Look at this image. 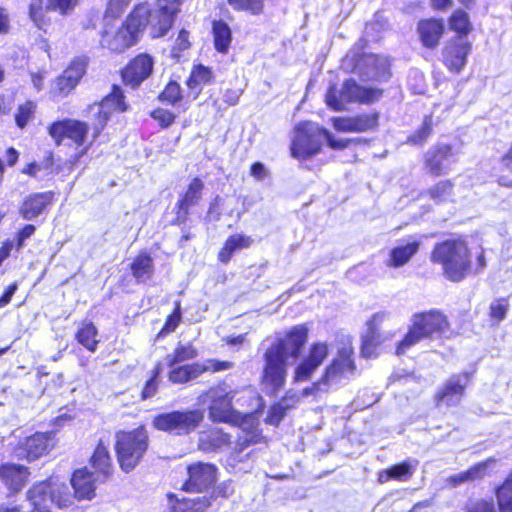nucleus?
I'll list each match as a JSON object with an SVG mask.
<instances>
[{
	"label": "nucleus",
	"mask_w": 512,
	"mask_h": 512,
	"mask_svg": "<svg viewBox=\"0 0 512 512\" xmlns=\"http://www.w3.org/2000/svg\"><path fill=\"white\" fill-rule=\"evenodd\" d=\"M307 336L308 330L305 326H295L265 352L263 379L274 390L284 386L287 377V360L289 357H298Z\"/></svg>",
	"instance_id": "nucleus-1"
},
{
	"label": "nucleus",
	"mask_w": 512,
	"mask_h": 512,
	"mask_svg": "<svg viewBox=\"0 0 512 512\" xmlns=\"http://www.w3.org/2000/svg\"><path fill=\"white\" fill-rule=\"evenodd\" d=\"M236 391L223 382L199 396V402L208 404V418L215 423L237 425L240 429L251 428L258 420L252 414H241L232 406Z\"/></svg>",
	"instance_id": "nucleus-2"
},
{
	"label": "nucleus",
	"mask_w": 512,
	"mask_h": 512,
	"mask_svg": "<svg viewBox=\"0 0 512 512\" xmlns=\"http://www.w3.org/2000/svg\"><path fill=\"white\" fill-rule=\"evenodd\" d=\"M431 261L442 267L444 276L452 281H462L471 267V255L465 241L448 239L437 243L431 252Z\"/></svg>",
	"instance_id": "nucleus-3"
},
{
	"label": "nucleus",
	"mask_w": 512,
	"mask_h": 512,
	"mask_svg": "<svg viewBox=\"0 0 512 512\" xmlns=\"http://www.w3.org/2000/svg\"><path fill=\"white\" fill-rule=\"evenodd\" d=\"M322 139H325L328 146L334 150H342L351 142L349 139H336L331 132L312 122H303L294 129L291 144L292 156L305 160L317 154L321 149Z\"/></svg>",
	"instance_id": "nucleus-4"
},
{
	"label": "nucleus",
	"mask_w": 512,
	"mask_h": 512,
	"mask_svg": "<svg viewBox=\"0 0 512 512\" xmlns=\"http://www.w3.org/2000/svg\"><path fill=\"white\" fill-rule=\"evenodd\" d=\"M352 348L343 347L339 350L338 356L326 368L324 375L310 387L303 390V396L317 395L319 393H327L331 388L337 387L350 375L354 373L355 364L351 359Z\"/></svg>",
	"instance_id": "nucleus-5"
},
{
	"label": "nucleus",
	"mask_w": 512,
	"mask_h": 512,
	"mask_svg": "<svg viewBox=\"0 0 512 512\" xmlns=\"http://www.w3.org/2000/svg\"><path fill=\"white\" fill-rule=\"evenodd\" d=\"M148 448V435L144 428L116 435L115 449L120 468L131 472L140 462Z\"/></svg>",
	"instance_id": "nucleus-6"
},
{
	"label": "nucleus",
	"mask_w": 512,
	"mask_h": 512,
	"mask_svg": "<svg viewBox=\"0 0 512 512\" xmlns=\"http://www.w3.org/2000/svg\"><path fill=\"white\" fill-rule=\"evenodd\" d=\"M382 96V90L367 88L359 85L354 79L346 80L340 91L331 86L325 95L327 106L335 111H341L346 103L359 102L369 104L377 101Z\"/></svg>",
	"instance_id": "nucleus-7"
},
{
	"label": "nucleus",
	"mask_w": 512,
	"mask_h": 512,
	"mask_svg": "<svg viewBox=\"0 0 512 512\" xmlns=\"http://www.w3.org/2000/svg\"><path fill=\"white\" fill-rule=\"evenodd\" d=\"M345 61L353 65V72L362 80L381 81L389 77L390 64L386 57L350 51Z\"/></svg>",
	"instance_id": "nucleus-8"
},
{
	"label": "nucleus",
	"mask_w": 512,
	"mask_h": 512,
	"mask_svg": "<svg viewBox=\"0 0 512 512\" xmlns=\"http://www.w3.org/2000/svg\"><path fill=\"white\" fill-rule=\"evenodd\" d=\"M203 418L204 414L201 410L172 411L157 415L153 425L158 430L181 435L194 430Z\"/></svg>",
	"instance_id": "nucleus-9"
},
{
	"label": "nucleus",
	"mask_w": 512,
	"mask_h": 512,
	"mask_svg": "<svg viewBox=\"0 0 512 512\" xmlns=\"http://www.w3.org/2000/svg\"><path fill=\"white\" fill-rule=\"evenodd\" d=\"M258 425L257 421L251 428L241 429V433L237 436V440L227 457L228 466L234 469L238 468L239 471H247L251 467L250 461L253 457V450L246 452V449L250 445L260 442L261 433Z\"/></svg>",
	"instance_id": "nucleus-10"
},
{
	"label": "nucleus",
	"mask_w": 512,
	"mask_h": 512,
	"mask_svg": "<svg viewBox=\"0 0 512 512\" xmlns=\"http://www.w3.org/2000/svg\"><path fill=\"white\" fill-rule=\"evenodd\" d=\"M472 50V42L468 34H455L447 41L443 52V63L453 73L459 74L467 64L468 55Z\"/></svg>",
	"instance_id": "nucleus-11"
},
{
	"label": "nucleus",
	"mask_w": 512,
	"mask_h": 512,
	"mask_svg": "<svg viewBox=\"0 0 512 512\" xmlns=\"http://www.w3.org/2000/svg\"><path fill=\"white\" fill-rule=\"evenodd\" d=\"M125 110L126 104L124 102V96L118 86H113L112 92L100 103L90 105L89 113L97 118V122L94 124V138L99 135L112 113L123 112Z\"/></svg>",
	"instance_id": "nucleus-12"
},
{
	"label": "nucleus",
	"mask_w": 512,
	"mask_h": 512,
	"mask_svg": "<svg viewBox=\"0 0 512 512\" xmlns=\"http://www.w3.org/2000/svg\"><path fill=\"white\" fill-rule=\"evenodd\" d=\"M188 478L183 489L188 492L201 493L211 488L217 481L218 468L207 462H194L187 467Z\"/></svg>",
	"instance_id": "nucleus-13"
},
{
	"label": "nucleus",
	"mask_w": 512,
	"mask_h": 512,
	"mask_svg": "<svg viewBox=\"0 0 512 512\" xmlns=\"http://www.w3.org/2000/svg\"><path fill=\"white\" fill-rule=\"evenodd\" d=\"M55 445L53 432H37L20 441L14 449L18 459L33 461L46 454Z\"/></svg>",
	"instance_id": "nucleus-14"
},
{
	"label": "nucleus",
	"mask_w": 512,
	"mask_h": 512,
	"mask_svg": "<svg viewBox=\"0 0 512 512\" xmlns=\"http://www.w3.org/2000/svg\"><path fill=\"white\" fill-rule=\"evenodd\" d=\"M456 161V154L446 144L435 145L425 154V167L433 176L447 174Z\"/></svg>",
	"instance_id": "nucleus-15"
},
{
	"label": "nucleus",
	"mask_w": 512,
	"mask_h": 512,
	"mask_svg": "<svg viewBox=\"0 0 512 512\" xmlns=\"http://www.w3.org/2000/svg\"><path fill=\"white\" fill-rule=\"evenodd\" d=\"M124 27L126 32H144L147 29L159 31V10L153 12L148 4H138L127 16Z\"/></svg>",
	"instance_id": "nucleus-16"
},
{
	"label": "nucleus",
	"mask_w": 512,
	"mask_h": 512,
	"mask_svg": "<svg viewBox=\"0 0 512 512\" xmlns=\"http://www.w3.org/2000/svg\"><path fill=\"white\" fill-rule=\"evenodd\" d=\"M86 66L87 59L85 57L74 59L63 74L57 78L51 90L53 95L59 97L67 96L84 75Z\"/></svg>",
	"instance_id": "nucleus-17"
},
{
	"label": "nucleus",
	"mask_w": 512,
	"mask_h": 512,
	"mask_svg": "<svg viewBox=\"0 0 512 512\" xmlns=\"http://www.w3.org/2000/svg\"><path fill=\"white\" fill-rule=\"evenodd\" d=\"M469 380L468 372L452 375L435 395L437 406H456L460 402Z\"/></svg>",
	"instance_id": "nucleus-18"
},
{
	"label": "nucleus",
	"mask_w": 512,
	"mask_h": 512,
	"mask_svg": "<svg viewBox=\"0 0 512 512\" xmlns=\"http://www.w3.org/2000/svg\"><path fill=\"white\" fill-rule=\"evenodd\" d=\"M154 66L153 58L148 54H140L122 71V79L125 85L132 88L138 87L152 73Z\"/></svg>",
	"instance_id": "nucleus-19"
},
{
	"label": "nucleus",
	"mask_w": 512,
	"mask_h": 512,
	"mask_svg": "<svg viewBox=\"0 0 512 512\" xmlns=\"http://www.w3.org/2000/svg\"><path fill=\"white\" fill-rule=\"evenodd\" d=\"M87 132L88 126L86 123L70 119L54 122L49 127V134L57 142H60L63 138H69L77 146L85 143Z\"/></svg>",
	"instance_id": "nucleus-20"
},
{
	"label": "nucleus",
	"mask_w": 512,
	"mask_h": 512,
	"mask_svg": "<svg viewBox=\"0 0 512 512\" xmlns=\"http://www.w3.org/2000/svg\"><path fill=\"white\" fill-rule=\"evenodd\" d=\"M327 356V344L323 342L314 343L310 347L308 355L296 367L294 375L295 381L300 382L309 380Z\"/></svg>",
	"instance_id": "nucleus-21"
},
{
	"label": "nucleus",
	"mask_w": 512,
	"mask_h": 512,
	"mask_svg": "<svg viewBox=\"0 0 512 512\" xmlns=\"http://www.w3.org/2000/svg\"><path fill=\"white\" fill-rule=\"evenodd\" d=\"M411 322H414L425 338L443 333L448 326L446 317L438 311L414 314Z\"/></svg>",
	"instance_id": "nucleus-22"
},
{
	"label": "nucleus",
	"mask_w": 512,
	"mask_h": 512,
	"mask_svg": "<svg viewBox=\"0 0 512 512\" xmlns=\"http://www.w3.org/2000/svg\"><path fill=\"white\" fill-rule=\"evenodd\" d=\"M333 127L341 132H366L377 126L378 114H363L355 117L333 118Z\"/></svg>",
	"instance_id": "nucleus-23"
},
{
	"label": "nucleus",
	"mask_w": 512,
	"mask_h": 512,
	"mask_svg": "<svg viewBox=\"0 0 512 512\" xmlns=\"http://www.w3.org/2000/svg\"><path fill=\"white\" fill-rule=\"evenodd\" d=\"M98 481L103 480L87 468L76 470L71 478L75 497L78 499H91L95 495V484Z\"/></svg>",
	"instance_id": "nucleus-24"
},
{
	"label": "nucleus",
	"mask_w": 512,
	"mask_h": 512,
	"mask_svg": "<svg viewBox=\"0 0 512 512\" xmlns=\"http://www.w3.org/2000/svg\"><path fill=\"white\" fill-rule=\"evenodd\" d=\"M53 199L52 192L34 193L26 197L20 206V215L28 221L40 216L43 211L51 204Z\"/></svg>",
	"instance_id": "nucleus-25"
},
{
	"label": "nucleus",
	"mask_w": 512,
	"mask_h": 512,
	"mask_svg": "<svg viewBox=\"0 0 512 512\" xmlns=\"http://www.w3.org/2000/svg\"><path fill=\"white\" fill-rule=\"evenodd\" d=\"M386 317V314L376 313L372 316V319L367 322V331L362 336L361 354L365 358H371L376 356V349L380 344V335L378 333L377 326Z\"/></svg>",
	"instance_id": "nucleus-26"
},
{
	"label": "nucleus",
	"mask_w": 512,
	"mask_h": 512,
	"mask_svg": "<svg viewBox=\"0 0 512 512\" xmlns=\"http://www.w3.org/2000/svg\"><path fill=\"white\" fill-rule=\"evenodd\" d=\"M26 467L16 464H4L0 467V478L4 484L14 492L19 491L28 478Z\"/></svg>",
	"instance_id": "nucleus-27"
},
{
	"label": "nucleus",
	"mask_w": 512,
	"mask_h": 512,
	"mask_svg": "<svg viewBox=\"0 0 512 512\" xmlns=\"http://www.w3.org/2000/svg\"><path fill=\"white\" fill-rule=\"evenodd\" d=\"M231 444V436L222 429L204 431L199 436V447L205 452H216Z\"/></svg>",
	"instance_id": "nucleus-28"
},
{
	"label": "nucleus",
	"mask_w": 512,
	"mask_h": 512,
	"mask_svg": "<svg viewBox=\"0 0 512 512\" xmlns=\"http://www.w3.org/2000/svg\"><path fill=\"white\" fill-rule=\"evenodd\" d=\"M418 461L406 460L399 464L393 465L388 469H385L379 473L378 480L380 483H385L390 479L399 481H407L411 478L414 471L416 470Z\"/></svg>",
	"instance_id": "nucleus-29"
},
{
	"label": "nucleus",
	"mask_w": 512,
	"mask_h": 512,
	"mask_svg": "<svg viewBox=\"0 0 512 512\" xmlns=\"http://www.w3.org/2000/svg\"><path fill=\"white\" fill-rule=\"evenodd\" d=\"M419 246V242L413 241L394 247L390 251L386 265L393 268L404 266L418 252Z\"/></svg>",
	"instance_id": "nucleus-30"
},
{
	"label": "nucleus",
	"mask_w": 512,
	"mask_h": 512,
	"mask_svg": "<svg viewBox=\"0 0 512 512\" xmlns=\"http://www.w3.org/2000/svg\"><path fill=\"white\" fill-rule=\"evenodd\" d=\"M138 34H102L100 43L103 47L113 52H124L126 49L136 45Z\"/></svg>",
	"instance_id": "nucleus-31"
},
{
	"label": "nucleus",
	"mask_w": 512,
	"mask_h": 512,
	"mask_svg": "<svg viewBox=\"0 0 512 512\" xmlns=\"http://www.w3.org/2000/svg\"><path fill=\"white\" fill-rule=\"evenodd\" d=\"M130 267L133 277L139 283H145L154 274L153 259L146 252L137 255Z\"/></svg>",
	"instance_id": "nucleus-32"
},
{
	"label": "nucleus",
	"mask_w": 512,
	"mask_h": 512,
	"mask_svg": "<svg viewBox=\"0 0 512 512\" xmlns=\"http://www.w3.org/2000/svg\"><path fill=\"white\" fill-rule=\"evenodd\" d=\"M252 242V238L244 234L230 236L219 252V260L223 263L229 262L235 252L250 247Z\"/></svg>",
	"instance_id": "nucleus-33"
},
{
	"label": "nucleus",
	"mask_w": 512,
	"mask_h": 512,
	"mask_svg": "<svg viewBox=\"0 0 512 512\" xmlns=\"http://www.w3.org/2000/svg\"><path fill=\"white\" fill-rule=\"evenodd\" d=\"M75 339L89 352L94 353L99 343L98 329L90 321L82 322L75 334Z\"/></svg>",
	"instance_id": "nucleus-34"
},
{
	"label": "nucleus",
	"mask_w": 512,
	"mask_h": 512,
	"mask_svg": "<svg viewBox=\"0 0 512 512\" xmlns=\"http://www.w3.org/2000/svg\"><path fill=\"white\" fill-rule=\"evenodd\" d=\"M180 0H158L159 6V31L168 32L174 18L179 11Z\"/></svg>",
	"instance_id": "nucleus-35"
},
{
	"label": "nucleus",
	"mask_w": 512,
	"mask_h": 512,
	"mask_svg": "<svg viewBox=\"0 0 512 512\" xmlns=\"http://www.w3.org/2000/svg\"><path fill=\"white\" fill-rule=\"evenodd\" d=\"M92 467L95 469V474L105 480L111 471V458L106 446L101 442L96 447L91 457Z\"/></svg>",
	"instance_id": "nucleus-36"
},
{
	"label": "nucleus",
	"mask_w": 512,
	"mask_h": 512,
	"mask_svg": "<svg viewBox=\"0 0 512 512\" xmlns=\"http://www.w3.org/2000/svg\"><path fill=\"white\" fill-rule=\"evenodd\" d=\"M202 374L203 368L200 366V362H196L190 365H182L172 368L169 372L168 378L172 383L183 384L198 378Z\"/></svg>",
	"instance_id": "nucleus-37"
},
{
	"label": "nucleus",
	"mask_w": 512,
	"mask_h": 512,
	"mask_svg": "<svg viewBox=\"0 0 512 512\" xmlns=\"http://www.w3.org/2000/svg\"><path fill=\"white\" fill-rule=\"evenodd\" d=\"M203 189L204 182L200 178L195 177L188 185L186 192L177 202L191 208L197 205L201 200Z\"/></svg>",
	"instance_id": "nucleus-38"
},
{
	"label": "nucleus",
	"mask_w": 512,
	"mask_h": 512,
	"mask_svg": "<svg viewBox=\"0 0 512 512\" xmlns=\"http://www.w3.org/2000/svg\"><path fill=\"white\" fill-rule=\"evenodd\" d=\"M212 80V72L208 67L197 65L192 70L189 78L186 81L187 86L191 90H197V94L202 89L203 85L210 83Z\"/></svg>",
	"instance_id": "nucleus-39"
},
{
	"label": "nucleus",
	"mask_w": 512,
	"mask_h": 512,
	"mask_svg": "<svg viewBox=\"0 0 512 512\" xmlns=\"http://www.w3.org/2000/svg\"><path fill=\"white\" fill-rule=\"evenodd\" d=\"M198 356V352L191 343L179 344L172 354L166 356V363L169 367H173L178 363L192 360Z\"/></svg>",
	"instance_id": "nucleus-40"
},
{
	"label": "nucleus",
	"mask_w": 512,
	"mask_h": 512,
	"mask_svg": "<svg viewBox=\"0 0 512 512\" xmlns=\"http://www.w3.org/2000/svg\"><path fill=\"white\" fill-rule=\"evenodd\" d=\"M496 497L500 512H512V472L496 490Z\"/></svg>",
	"instance_id": "nucleus-41"
},
{
	"label": "nucleus",
	"mask_w": 512,
	"mask_h": 512,
	"mask_svg": "<svg viewBox=\"0 0 512 512\" xmlns=\"http://www.w3.org/2000/svg\"><path fill=\"white\" fill-rule=\"evenodd\" d=\"M423 339H425V337L414 322H412L407 334L397 345L396 354L399 356L404 355L411 347L415 346Z\"/></svg>",
	"instance_id": "nucleus-42"
},
{
	"label": "nucleus",
	"mask_w": 512,
	"mask_h": 512,
	"mask_svg": "<svg viewBox=\"0 0 512 512\" xmlns=\"http://www.w3.org/2000/svg\"><path fill=\"white\" fill-rule=\"evenodd\" d=\"M131 0H109L106 12L103 18L105 27H110L111 23L116 20L130 4Z\"/></svg>",
	"instance_id": "nucleus-43"
},
{
	"label": "nucleus",
	"mask_w": 512,
	"mask_h": 512,
	"mask_svg": "<svg viewBox=\"0 0 512 512\" xmlns=\"http://www.w3.org/2000/svg\"><path fill=\"white\" fill-rule=\"evenodd\" d=\"M453 185L450 181H440L428 190V195L436 203H443L450 199Z\"/></svg>",
	"instance_id": "nucleus-44"
},
{
	"label": "nucleus",
	"mask_w": 512,
	"mask_h": 512,
	"mask_svg": "<svg viewBox=\"0 0 512 512\" xmlns=\"http://www.w3.org/2000/svg\"><path fill=\"white\" fill-rule=\"evenodd\" d=\"M160 100L174 105L182 99L181 87L177 82H169L159 96Z\"/></svg>",
	"instance_id": "nucleus-45"
},
{
	"label": "nucleus",
	"mask_w": 512,
	"mask_h": 512,
	"mask_svg": "<svg viewBox=\"0 0 512 512\" xmlns=\"http://www.w3.org/2000/svg\"><path fill=\"white\" fill-rule=\"evenodd\" d=\"M432 118L425 117L422 126L408 138V142L413 145H422L431 134Z\"/></svg>",
	"instance_id": "nucleus-46"
},
{
	"label": "nucleus",
	"mask_w": 512,
	"mask_h": 512,
	"mask_svg": "<svg viewBox=\"0 0 512 512\" xmlns=\"http://www.w3.org/2000/svg\"><path fill=\"white\" fill-rule=\"evenodd\" d=\"M450 25L453 32H469L470 22L467 13L462 10L455 11L451 16Z\"/></svg>",
	"instance_id": "nucleus-47"
},
{
	"label": "nucleus",
	"mask_w": 512,
	"mask_h": 512,
	"mask_svg": "<svg viewBox=\"0 0 512 512\" xmlns=\"http://www.w3.org/2000/svg\"><path fill=\"white\" fill-rule=\"evenodd\" d=\"M229 4L238 10L249 11L258 14L263 9V0H228Z\"/></svg>",
	"instance_id": "nucleus-48"
},
{
	"label": "nucleus",
	"mask_w": 512,
	"mask_h": 512,
	"mask_svg": "<svg viewBox=\"0 0 512 512\" xmlns=\"http://www.w3.org/2000/svg\"><path fill=\"white\" fill-rule=\"evenodd\" d=\"M35 109L33 102H26L24 105L19 106L15 116V121L18 127L23 128L27 125Z\"/></svg>",
	"instance_id": "nucleus-49"
},
{
	"label": "nucleus",
	"mask_w": 512,
	"mask_h": 512,
	"mask_svg": "<svg viewBox=\"0 0 512 512\" xmlns=\"http://www.w3.org/2000/svg\"><path fill=\"white\" fill-rule=\"evenodd\" d=\"M495 463L493 458H489L483 462L477 463L467 470L470 481L481 479L486 475L488 468Z\"/></svg>",
	"instance_id": "nucleus-50"
},
{
	"label": "nucleus",
	"mask_w": 512,
	"mask_h": 512,
	"mask_svg": "<svg viewBox=\"0 0 512 512\" xmlns=\"http://www.w3.org/2000/svg\"><path fill=\"white\" fill-rule=\"evenodd\" d=\"M78 0H48L46 10L59 11L61 14L69 13L77 5Z\"/></svg>",
	"instance_id": "nucleus-51"
},
{
	"label": "nucleus",
	"mask_w": 512,
	"mask_h": 512,
	"mask_svg": "<svg viewBox=\"0 0 512 512\" xmlns=\"http://www.w3.org/2000/svg\"><path fill=\"white\" fill-rule=\"evenodd\" d=\"M181 321L180 303H176V307L171 315L168 316L160 334H167L175 331Z\"/></svg>",
	"instance_id": "nucleus-52"
},
{
	"label": "nucleus",
	"mask_w": 512,
	"mask_h": 512,
	"mask_svg": "<svg viewBox=\"0 0 512 512\" xmlns=\"http://www.w3.org/2000/svg\"><path fill=\"white\" fill-rule=\"evenodd\" d=\"M200 366L203 368V373L207 371L219 372L223 370H228L233 367V363L229 361H220L216 359H208L204 362L200 363Z\"/></svg>",
	"instance_id": "nucleus-53"
},
{
	"label": "nucleus",
	"mask_w": 512,
	"mask_h": 512,
	"mask_svg": "<svg viewBox=\"0 0 512 512\" xmlns=\"http://www.w3.org/2000/svg\"><path fill=\"white\" fill-rule=\"evenodd\" d=\"M417 32H444V23L441 19H426L418 24Z\"/></svg>",
	"instance_id": "nucleus-54"
},
{
	"label": "nucleus",
	"mask_w": 512,
	"mask_h": 512,
	"mask_svg": "<svg viewBox=\"0 0 512 512\" xmlns=\"http://www.w3.org/2000/svg\"><path fill=\"white\" fill-rule=\"evenodd\" d=\"M507 311L508 304L504 299L497 300L490 305V316L497 322L506 317Z\"/></svg>",
	"instance_id": "nucleus-55"
},
{
	"label": "nucleus",
	"mask_w": 512,
	"mask_h": 512,
	"mask_svg": "<svg viewBox=\"0 0 512 512\" xmlns=\"http://www.w3.org/2000/svg\"><path fill=\"white\" fill-rule=\"evenodd\" d=\"M35 230L34 225L27 224L16 234L14 243L17 251H20L24 247L25 241L35 233Z\"/></svg>",
	"instance_id": "nucleus-56"
},
{
	"label": "nucleus",
	"mask_w": 512,
	"mask_h": 512,
	"mask_svg": "<svg viewBox=\"0 0 512 512\" xmlns=\"http://www.w3.org/2000/svg\"><path fill=\"white\" fill-rule=\"evenodd\" d=\"M152 118L157 120L162 127H169L175 120V114L169 110L158 108L151 113Z\"/></svg>",
	"instance_id": "nucleus-57"
},
{
	"label": "nucleus",
	"mask_w": 512,
	"mask_h": 512,
	"mask_svg": "<svg viewBox=\"0 0 512 512\" xmlns=\"http://www.w3.org/2000/svg\"><path fill=\"white\" fill-rule=\"evenodd\" d=\"M160 373L159 367L155 368L152 377L146 382L142 390V398L148 399L155 395L158 389V375Z\"/></svg>",
	"instance_id": "nucleus-58"
},
{
	"label": "nucleus",
	"mask_w": 512,
	"mask_h": 512,
	"mask_svg": "<svg viewBox=\"0 0 512 512\" xmlns=\"http://www.w3.org/2000/svg\"><path fill=\"white\" fill-rule=\"evenodd\" d=\"M43 3L44 0H31L29 5L30 17L39 29H43L40 24L43 15Z\"/></svg>",
	"instance_id": "nucleus-59"
},
{
	"label": "nucleus",
	"mask_w": 512,
	"mask_h": 512,
	"mask_svg": "<svg viewBox=\"0 0 512 512\" xmlns=\"http://www.w3.org/2000/svg\"><path fill=\"white\" fill-rule=\"evenodd\" d=\"M468 512H496V509L492 501L479 500L468 506Z\"/></svg>",
	"instance_id": "nucleus-60"
},
{
	"label": "nucleus",
	"mask_w": 512,
	"mask_h": 512,
	"mask_svg": "<svg viewBox=\"0 0 512 512\" xmlns=\"http://www.w3.org/2000/svg\"><path fill=\"white\" fill-rule=\"evenodd\" d=\"M231 41V34H214V46L220 53L228 51Z\"/></svg>",
	"instance_id": "nucleus-61"
},
{
	"label": "nucleus",
	"mask_w": 512,
	"mask_h": 512,
	"mask_svg": "<svg viewBox=\"0 0 512 512\" xmlns=\"http://www.w3.org/2000/svg\"><path fill=\"white\" fill-rule=\"evenodd\" d=\"M175 208L177 209V211H176L175 219L173 220V224L184 225L188 221V217L190 214V208L186 207L184 205H181L178 202L176 203Z\"/></svg>",
	"instance_id": "nucleus-62"
},
{
	"label": "nucleus",
	"mask_w": 512,
	"mask_h": 512,
	"mask_svg": "<svg viewBox=\"0 0 512 512\" xmlns=\"http://www.w3.org/2000/svg\"><path fill=\"white\" fill-rule=\"evenodd\" d=\"M250 174L258 181L265 179L269 175L268 170L261 162H255L251 165Z\"/></svg>",
	"instance_id": "nucleus-63"
},
{
	"label": "nucleus",
	"mask_w": 512,
	"mask_h": 512,
	"mask_svg": "<svg viewBox=\"0 0 512 512\" xmlns=\"http://www.w3.org/2000/svg\"><path fill=\"white\" fill-rule=\"evenodd\" d=\"M215 492L218 496H221L223 498L230 497L234 492L233 483L231 480L224 481L220 483L216 489Z\"/></svg>",
	"instance_id": "nucleus-64"
}]
</instances>
